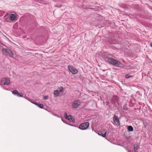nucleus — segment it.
Returning a JSON list of instances; mask_svg holds the SVG:
<instances>
[{
  "label": "nucleus",
  "mask_w": 152,
  "mask_h": 152,
  "mask_svg": "<svg viewBox=\"0 0 152 152\" xmlns=\"http://www.w3.org/2000/svg\"><path fill=\"white\" fill-rule=\"evenodd\" d=\"M113 121L115 124L118 126L120 125V123L119 119L118 117L115 115H114L113 117Z\"/></svg>",
  "instance_id": "nucleus-5"
},
{
  "label": "nucleus",
  "mask_w": 152,
  "mask_h": 152,
  "mask_svg": "<svg viewBox=\"0 0 152 152\" xmlns=\"http://www.w3.org/2000/svg\"><path fill=\"white\" fill-rule=\"evenodd\" d=\"M9 16H8L7 18H5V20L6 21H7V22L9 21V20H10V19L9 18Z\"/></svg>",
  "instance_id": "nucleus-19"
},
{
  "label": "nucleus",
  "mask_w": 152,
  "mask_h": 152,
  "mask_svg": "<svg viewBox=\"0 0 152 152\" xmlns=\"http://www.w3.org/2000/svg\"><path fill=\"white\" fill-rule=\"evenodd\" d=\"M32 103L37 106H38V105H39V104L38 103L35 102H32Z\"/></svg>",
  "instance_id": "nucleus-22"
},
{
  "label": "nucleus",
  "mask_w": 152,
  "mask_h": 152,
  "mask_svg": "<svg viewBox=\"0 0 152 152\" xmlns=\"http://www.w3.org/2000/svg\"><path fill=\"white\" fill-rule=\"evenodd\" d=\"M17 20V17L15 14H10V20L15 22Z\"/></svg>",
  "instance_id": "nucleus-9"
},
{
  "label": "nucleus",
  "mask_w": 152,
  "mask_h": 152,
  "mask_svg": "<svg viewBox=\"0 0 152 152\" xmlns=\"http://www.w3.org/2000/svg\"><path fill=\"white\" fill-rule=\"evenodd\" d=\"M80 102L79 100L75 101L72 104V107L74 108H77L80 104Z\"/></svg>",
  "instance_id": "nucleus-6"
},
{
  "label": "nucleus",
  "mask_w": 152,
  "mask_h": 152,
  "mask_svg": "<svg viewBox=\"0 0 152 152\" xmlns=\"http://www.w3.org/2000/svg\"><path fill=\"white\" fill-rule=\"evenodd\" d=\"M63 88L62 87H61L60 88H59L57 90H58V91H59V93H60L61 92L63 91Z\"/></svg>",
  "instance_id": "nucleus-15"
},
{
  "label": "nucleus",
  "mask_w": 152,
  "mask_h": 152,
  "mask_svg": "<svg viewBox=\"0 0 152 152\" xmlns=\"http://www.w3.org/2000/svg\"><path fill=\"white\" fill-rule=\"evenodd\" d=\"M132 77V76L130 75H126L125 76V77L127 78H129V77Z\"/></svg>",
  "instance_id": "nucleus-17"
},
{
  "label": "nucleus",
  "mask_w": 152,
  "mask_h": 152,
  "mask_svg": "<svg viewBox=\"0 0 152 152\" xmlns=\"http://www.w3.org/2000/svg\"><path fill=\"white\" fill-rule=\"evenodd\" d=\"M108 61L110 63L116 66L119 65L121 64V62L111 58H108Z\"/></svg>",
  "instance_id": "nucleus-2"
},
{
  "label": "nucleus",
  "mask_w": 152,
  "mask_h": 152,
  "mask_svg": "<svg viewBox=\"0 0 152 152\" xmlns=\"http://www.w3.org/2000/svg\"><path fill=\"white\" fill-rule=\"evenodd\" d=\"M9 50L6 49H3L2 50V53L3 54H9Z\"/></svg>",
  "instance_id": "nucleus-10"
},
{
  "label": "nucleus",
  "mask_w": 152,
  "mask_h": 152,
  "mask_svg": "<svg viewBox=\"0 0 152 152\" xmlns=\"http://www.w3.org/2000/svg\"><path fill=\"white\" fill-rule=\"evenodd\" d=\"M38 106L40 108H42L43 107V105L42 104H39Z\"/></svg>",
  "instance_id": "nucleus-18"
},
{
  "label": "nucleus",
  "mask_w": 152,
  "mask_h": 152,
  "mask_svg": "<svg viewBox=\"0 0 152 152\" xmlns=\"http://www.w3.org/2000/svg\"><path fill=\"white\" fill-rule=\"evenodd\" d=\"M60 93L58 90H55L54 91V94L56 96H58V94Z\"/></svg>",
  "instance_id": "nucleus-12"
},
{
  "label": "nucleus",
  "mask_w": 152,
  "mask_h": 152,
  "mask_svg": "<svg viewBox=\"0 0 152 152\" xmlns=\"http://www.w3.org/2000/svg\"><path fill=\"white\" fill-rule=\"evenodd\" d=\"M17 94L18 96H20V97L23 96V94L22 93H19L18 92V93Z\"/></svg>",
  "instance_id": "nucleus-16"
},
{
  "label": "nucleus",
  "mask_w": 152,
  "mask_h": 152,
  "mask_svg": "<svg viewBox=\"0 0 152 152\" xmlns=\"http://www.w3.org/2000/svg\"><path fill=\"white\" fill-rule=\"evenodd\" d=\"M1 84L4 86L5 89L9 90L10 88V80L8 78H2L1 81Z\"/></svg>",
  "instance_id": "nucleus-1"
},
{
  "label": "nucleus",
  "mask_w": 152,
  "mask_h": 152,
  "mask_svg": "<svg viewBox=\"0 0 152 152\" xmlns=\"http://www.w3.org/2000/svg\"><path fill=\"white\" fill-rule=\"evenodd\" d=\"M89 126V123L86 122L81 124L79 126V128L81 130H83L87 129Z\"/></svg>",
  "instance_id": "nucleus-3"
},
{
  "label": "nucleus",
  "mask_w": 152,
  "mask_h": 152,
  "mask_svg": "<svg viewBox=\"0 0 152 152\" xmlns=\"http://www.w3.org/2000/svg\"><path fill=\"white\" fill-rule=\"evenodd\" d=\"M64 115L65 118L66 119L69 120L70 122H73V121H74V118H73L72 117L71 115H67L66 113H65Z\"/></svg>",
  "instance_id": "nucleus-7"
},
{
  "label": "nucleus",
  "mask_w": 152,
  "mask_h": 152,
  "mask_svg": "<svg viewBox=\"0 0 152 152\" xmlns=\"http://www.w3.org/2000/svg\"><path fill=\"white\" fill-rule=\"evenodd\" d=\"M151 47H152V42H151Z\"/></svg>",
  "instance_id": "nucleus-24"
},
{
  "label": "nucleus",
  "mask_w": 152,
  "mask_h": 152,
  "mask_svg": "<svg viewBox=\"0 0 152 152\" xmlns=\"http://www.w3.org/2000/svg\"><path fill=\"white\" fill-rule=\"evenodd\" d=\"M14 55L13 53L10 51V57H12Z\"/></svg>",
  "instance_id": "nucleus-21"
},
{
  "label": "nucleus",
  "mask_w": 152,
  "mask_h": 152,
  "mask_svg": "<svg viewBox=\"0 0 152 152\" xmlns=\"http://www.w3.org/2000/svg\"><path fill=\"white\" fill-rule=\"evenodd\" d=\"M48 98V96H46L43 97V99H44L47 100V99Z\"/></svg>",
  "instance_id": "nucleus-20"
},
{
  "label": "nucleus",
  "mask_w": 152,
  "mask_h": 152,
  "mask_svg": "<svg viewBox=\"0 0 152 152\" xmlns=\"http://www.w3.org/2000/svg\"><path fill=\"white\" fill-rule=\"evenodd\" d=\"M107 132V131L106 129H104L102 132H99L98 134L99 135L102 136V137H104Z\"/></svg>",
  "instance_id": "nucleus-8"
},
{
  "label": "nucleus",
  "mask_w": 152,
  "mask_h": 152,
  "mask_svg": "<svg viewBox=\"0 0 152 152\" xmlns=\"http://www.w3.org/2000/svg\"><path fill=\"white\" fill-rule=\"evenodd\" d=\"M134 148L135 152H137L136 151L138 148V145L137 144L134 145Z\"/></svg>",
  "instance_id": "nucleus-13"
},
{
  "label": "nucleus",
  "mask_w": 152,
  "mask_h": 152,
  "mask_svg": "<svg viewBox=\"0 0 152 152\" xmlns=\"http://www.w3.org/2000/svg\"><path fill=\"white\" fill-rule=\"evenodd\" d=\"M127 129L129 132H132L133 130V128L132 126H128Z\"/></svg>",
  "instance_id": "nucleus-11"
},
{
  "label": "nucleus",
  "mask_w": 152,
  "mask_h": 152,
  "mask_svg": "<svg viewBox=\"0 0 152 152\" xmlns=\"http://www.w3.org/2000/svg\"><path fill=\"white\" fill-rule=\"evenodd\" d=\"M124 110H127V108H124Z\"/></svg>",
  "instance_id": "nucleus-23"
},
{
  "label": "nucleus",
  "mask_w": 152,
  "mask_h": 152,
  "mask_svg": "<svg viewBox=\"0 0 152 152\" xmlns=\"http://www.w3.org/2000/svg\"><path fill=\"white\" fill-rule=\"evenodd\" d=\"M18 93V91L16 90H14V91H13L12 92V94L15 95L17 94Z\"/></svg>",
  "instance_id": "nucleus-14"
},
{
  "label": "nucleus",
  "mask_w": 152,
  "mask_h": 152,
  "mask_svg": "<svg viewBox=\"0 0 152 152\" xmlns=\"http://www.w3.org/2000/svg\"><path fill=\"white\" fill-rule=\"evenodd\" d=\"M68 68L69 70L73 74H76L78 72L77 70L72 66H68Z\"/></svg>",
  "instance_id": "nucleus-4"
}]
</instances>
